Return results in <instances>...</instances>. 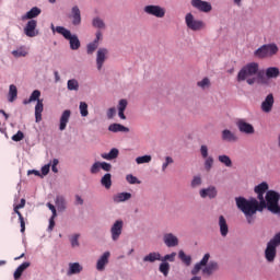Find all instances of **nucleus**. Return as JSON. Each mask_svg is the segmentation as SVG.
Listing matches in <instances>:
<instances>
[{
	"mask_svg": "<svg viewBox=\"0 0 280 280\" xmlns=\"http://www.w3.org/2000/svg\"><path fill=\"white\" fill-rule=\"evenodd\" d=\"M256 198L246 199L244 197H236L235 202L237 209L244 213L247 224H255V215L257 211L261 213L264 209H266V197L264 198L266 192H256Z\"/></svg>",
	"mask_w": 280,
	"mask_h": 280,
	"instance_id": "1",
	"label": "nucleus"
},
{
	"mask_svg": "<svg viewBox=\"0 0 280 280\" xmlns=\"http://www.w3.org/2000/svg\"><path fill=\"white\" fill-rule=\"evenodd\" d=\"M259 73V63L249 62L245 65L237 73L236 80L237 82H247V84L253 85L257 82V75Z\"/></svg>",
	"mask_w": 280,
	"mask_h": 280,
	"instance_id": "2",
	"label": "nucleus"
},
{
	"mask_svg": "<svg viewBox=\"0 0 280 280\" xmlns=\"http://www.w3.org/2000/svg\"><path fill=\"white\" fill-rule=\"evenodd\" d=\"M280 246V232L276 233L272 238L269 240L265 248V259L268 264H275L277 259V248Z\"/></svg>",
	"mask_w": 280,
	"mask_h": 280,
	"instance_id": "3",
	"label": "nucleus"
},
{
	"mask_svg": "<svg viewBox=\"0 0 280 280\" xmlns=\"http://www.w3.org/2000/svg\"><path fill=\"white\" fill-rule=\"evenodd\" d=\"M280 194L275 190H268L265 196V209H268L270 213L280 215Z\"/></svg>",
	"mask_w": 280,
	"mask_h": 280,
	"instance_id": "4",
	"label": "nucleus"
},
{
	"mask_svg": "<svg viewBox=\"0 0 280 280\" xmlns=\"http://www.w3.org/2000/svg\"><path fill=\"white\" fill-rule=\"evenodd\" d=\"M277 54H279V46L277 44H265L255 50L254 56L264 60V58H272Z\"/></svg>",
	"mask_w": 280,
	"mask_h": 280,
	"instance_id": "5",
	"label": "nucleus"
},
{
	"mask_svg": "<svg viewBox=\"0 0 280 280\" xmlns=\"http://www.w3.org/2000/svg\"><path fill=\"white\" fill-rule=\"evenodd\" d=\"M57 34H61L66 40H69L70 43V49L73 51L80 49V38H78V35L71 34V31L67 30L65 26H57L56 27Z\"/></svg>",
	"mask_w": 280,
	"mask_h": 280,
	"instance_id": "6",
	"label": "nucleus"
},
{
	"mask_svg": "<svg viewBox=\"0 0 280 280\" xmlns=\"http://www.w3.org/2000/svg\"><path fill=\"white\" fill-rule=\"evenodd\" d=\"M185 23L188 30H191V32H200L207 27V25L201 20H196L192 13H187L185 15Z\"/></svg>",
	"mask_w": 280,
	"mask_h": 280,
	"instance_id": "7",
	"label": "nucleus"
},
{
	"mask_svg": "<svg viewBox=\"0 0 280 280\" xmlns=\"http://www.w3.org/2000/svg\"><path fill=\"white\" fill-rule=\"evenodd\" d=\"M143 11L145 14L155 16L156 19H163V16H165V8L161 5L149 4L144 7Z\"/></svg>",
	"mask_w": 280,
	"mask_h": 280,
	"instance_id": "8",
	"label": "nucleus"
},
{
	"mask_svg": "<svg viewBox=\"0 0 280 280\" xmlns=\"http://www.w3.org/2000/svg\"><path fill=\"white\" fill-rule=\"evenodd\" d=\"M124 231V221L117 220L110 228V235L113 242H118L119 237H121V233Z\"/></svg>",
	"mask_w": 280,
	"mask_h": 280,
	"instance_id": "9",
	"label": "nucleus"
},
{
	"mask_svg": "<svg viewBox=\"0 0 280 280\" xmlns=\"http://www.w3.org/2000/svg\"><path fill=\"white\" fill-rule=\"evenodd\" d=\"M190 5L198 10V12L209 13L213 10V7L208 1L191 0Z\"/></svg>",
	"mask_w": 280,
	"mask_h": 280,
	"instance_id": "10",
	"label": "nucleus"
},
{
	"mask_svg": "<svg viewBox=\"0 0 280 280\" xmlns=\"http://www.w3.org/2000/svg\"><path fill=\"white\" fill-rule=\"evenodd\" d=\"M37 25L38 22L36 20H30L24 27V34H26L28 38H34V36H38V31H36Z\"/></svg>",
	"mask_w": 280,
	"mask_h": 280,
	"instance_id": "11",
	"label": "nucleus"
},
{
	"mask_svg": "<svg viewBox=\"0 0 280 280\" xmlns=\"http://www.w3.org/2000/svg\"><path fill=\"white\" fill-rule=\"evenodd\" d=\"M236 126L240 132H244V135H255V127L253 125L246 122L244 119H238L236 121Z\"/></svg>",
	"mask_w": 280,
	"mask_h": 280,
	"instance_id": "12",
	"label": "nucleus"
},
{
	"mask_svg": "<svg viewBox=\"0 0 280 280\" xmlns=\"http://www.w3.org/2000/svg\"><path fill=\"white\" fill-rule=\"evenodd\" d=\"M272 106H275V95L272 93L268 94L265 101L261 103L262 113H271Z\"/></svg>",
	"mask_w": 280,
	"mask_h": 280,
	"instance_id": "13",
	"label": "nucleus"
},
{
	"mask_svg": "<svg viewBox=\"0 0 280 280\" xmlns=\"http://www.w3.org/2000/svg\"><path fill=\"white\" fill-rule=\"evenodd\" d=\"M106 56H108V49L100 48L96 52V67L98 71H102V67H104V62H106Z\"/></svg>",
	"mask_w": 280,
	"mask_h": 280,
	"instance_id": "14",
	"label": "nucleus"
},
{
	"mask_svg": "<svg viewBox=\"0 0 280 280\" xmlns=\"http://www.w3.org/2000/svg\"><path fill=\"white\" fill-rule=\"evenodd\" d=\"M163 242L167 248H174L178 246V237L173 233H166L163 235Z\"/></svg>",
	"mask_w": 280,
	"mask_h": 280,
	"instance_id": "15",
	"label": "nucleus"
},
{
	"mask_svg": "<svg viewBox=\"0 0 280 280\" xmlns=\"http://www.w3.org/2000/svg\"><path fill=\"white\" fill-rule=\"evenodd\" d=\"M70 19L72 20V25L78 26L82 23V14L80 8L74 5L71 10Z\"/></svg>",
	"mask_w": 280,
	"mask_h": 280,
	"instance_id": "16",
	"label": "nucleus"
},
{
	"mask_svg": "<svg viewBox=\"0 0 280 280\" xmlns=\"http://www.w3.org/2000/svg\"><path fill=\"white\" fill-rule=\"evenodd\" d=\"M221 139L222 141H228V143H235L238 141L240 138L237 137V135H235V132L229 129H224L222 131Z\"/></svg>",
	"mask_w": 280,
	"mask_h": 280,
	"instance_id": "17",
	"label": "nucleus"
},
{
	"mask_svg": "<svg viewBox=\"0 0 280 280\" xmlns=\"http://www.w3.org/2000/svg\"><path fill=\"white\" fill-rule=\"evenodd\" d=\"M110 257V252H105L96 262V269L102 272L105 270L106 265L108 264V258Z\"/></svg>",
	"mask_w": 280,
	"mask_h": 280,
	"instance_id": "18",
	"label": "nucleus"
},
{
	"mask_svg": "<svg viewBox=\"0 0 280 280\" xmlns=\"http://www.w3.org/2000/svg\"><path fill=\"white\" fill-rule=\"evenodd\" d=\"M69 119H71V110H63L60 117L59 130H67V124H69Z\"/></svg>",
	"mask_w": 280,
	"mask_h": 280,
	"instance_id": "19",
	"label": "nucleus"
},
{
	"mask_svg": "<svg viewBox=\"0 0 280 280\" xmlns=\"http://www.w3.org/2000/svg\"><path fill=\"white\" fill-rule=\"evenodd\" d=\"M199 195L202 198H215L218 196V190L215 189L214 186H210L208 188H203L199 191Z\"/></svg>",
	"mask_w": 280,
	"mask_h": 280,
	"instance_id": "20",
	"label": "nucleus"
},
{
	"mask_svg": "<svg viewBox=\"0 0 280 280\" xmlns=\"http://www.w3.org/2000/svg\"><path fill=\"white\" fill-rule=\"evenodd\" d=\"M219 229L222 237H226V235H229V224L226 223L224 215L219 217Z\"/></svg>",
	"mask_w": 280,
	"mask_h": 280,
	"instance_id": "21",
	"label": "nucleus"
},
{
	"mask_svg": "<svg viewBox=\"0 0 280 280\" xmlns=\"http://www.w3.org/2000/svg\"><path fill=\"white\" fill-rule=\"evenodd\" d=\"M43 100H38L37 104L35 105V121L38 124L39 121H43Z\"/></svg>",
	"mask_w": 280,
	"mask_h": 280,
	"instance_id": "22",
	"label": "nucleus"
},
{
	"mask_svg": "<svg viewBox=\"0 0 280 280\" xmlns=\"http://www.w3.org/2000/svg\"><path fill=\"white\" fill-rule=\"evenodd\" d=\"M40 9L37 7L32 8L28 12H26L25 15L22 16V21H34L33 19H36V16H39L40 14Z\"/></svg>",
	"mask_w": 280,
	"mask_h": 280,
	"instance_id": "23",
	"label": "nucleus"
},
{
	"mask_svg": "<svg viewBox=\"0 0 280 280\" xmlns=\"http://www.w3.org/2000/svg\"><path fill=\"white\" fill-rule=\"evenodd\" d=\"M30 266H31V264L27 261L20 265L13 273L14 280L21 279V277H23V272H25V270H27V268H30Z\"/></svg>",
	"mask_w": 280,
	"mask_h": 280,
	"instance_id": "24",
	"label": "nucleus"
},
{
	"mask_svg": "<svg viewBox=\"0 0 280 280\" xmlns=\"http://www.w3.org/2000/svg\"><path fill=\"white\" fill-rule=\"evenodd\" d=\"M109 132H130V129L121 124L114 122L108 126Z\"/></svg>",
	"mask_w": 280,
	"mask_h": 280,
	"instance_id": "25",
	"label": "nucleus"
},
{
	"mask_svg": "<svg viewBox=\"0 0 280 280\" xmlns=\"http://www.w3.org/2000/svg\"><path fill=\"white\" fill-rule=\"evenodd\" d=\"M101 156L105 161H115L119 156V149L113 148L108 153H102Z\"/></svg>",
	"mask_w": 280,
	"mask_h": 280,
	"instance_id": "26",
	"label": "nucleus"
},
{
	"mask_svg": "<svg viewBox=\"0 0 280 280\" xmlns=\"http://www.w3.org/2000/svg\"><path fill=\"white\" fill-rule=\"evenodd\" d=\"M280 74V70L277 67H269L266 69V78L268 80H275Z\"/></svg>",
	"mask_w": 280,
	"mask_h": 280,
	"instance_id": "27",
	"label": "nucleus"
},
{
	"mask_svg": "<svg viewBox=\"0 0 280 280\" xmlns=\"http://www.w3.org/2000/svg\"><path fill=\"white\" fill-rule=\"evenodd\" d=\"M143 261H149L150 264H154V261H161V254L156 252L150 253L149 255L143 257Z\"/></svg>",
	"mask_w": 280,
	"mask_h": 280,
	"instance_id": "28",
	"label": "nucleus"
},
{
	"mask_svg": "<svg viewBox=\"0 0 280 280\" xmlns=\"http://www.w3.org/2000/svg\"><path fill=\"white\" fill-rule=\"evenodd\" d=\"M101 185L105 187V189H110L113 187V179L110 173H106L102 178H101Z\"/></svg>",
	"mask_w": 280,
	"mask_h": 280,
	"instance_id": "29",
	"label": "nucleus"
},
{
	"mask_svg": "<svg viewBox=\"0 0 280 280\" xmlns=\"http://www.w3.org/2000/svg\"><path fill=\"white\" fill-rule=\"evenodd\" d=\"M21 208H13V215L14 213L18 215L21 226V233H25V218H23V213L20 212Z\"/></svg>",
	"mask_w": 280,
	"mask_h": 280,
	"instance_id": "30",
	"label": "nucleus"
},
{
	"mask_svg": "<svg viewBox=\"0 0 280 280\" xmlns=\"http://www.w3.org/2000/svg\"><path fill=\"white\" fill-rule=\"evenodd\" d=\"M30 50H27L25 46H22L16 50L12 51V56H14V58H25V56H27Z\"/></svg>",
	"mask_w": 280,
	"mask_h": 280,
	"instance_id": "31",
	"label": "nucleus"
},
{
	"mask_svg": "<svg viewBox=\"0 0 280 280\" xmlns=\"http://www.w3.org/2000/svg\"><path fill=\"white\" fill-rule=\"evenodd\" d=\"M130 198H132L130 192H119L114 196V202H126V200H130Z\"/></svg>",
	"mask_w": 280,
	"mask_h": 280,
	"instance_id": "32",
	"label": "nucleus"
},
{
	"mask_svg": "<svg viewBox=\"0 0 280 280\" xmlns=\"http://www.w3.org/2000/svg\"><path fill=\"white\" fill-rule=\"evenodd\" d=\"M56 207L59 211H65L67 209V201H65V197L58 195L55 200Z\"/></svg>",
	"mask_w": 280,
	"mask_h": 280,
	"instance_id": "33",
	"label": "nucleus"
},
{
	"mask_svg": "<svg viewBox=\"0 0 280 280\" xmlns=\"http://www.w3.org/2000/svg\"><path fill=\"white\" fill-rule=\"evenodd\" d=\"M219 266L217 261H210L208 266L203 269L205 275H213L218 270Z\"/></svg>",
	"mask_w": 280,
	"mask_h": 280,
	"instance_id": "34",
	"label": "nucleus"
},
{
	"mask_svg": "<svg viewBox=\"0 0 280 280\" xmlns=\"http://www.w3.org/2000/svg\"><path fill=\"white\" fill-rule=\"evenodd\" d=\"M82 272V266L79 262H72L69 265V275H80Z\"/></svg>",
	"mask_w": 280,
	"mask_h": 280,
	"instance_id": "35",
	"label": "nucleus"
},
{
	"mask_svg": "<svg viewBox=\"0 0 280 280\" xmlns=\"http://www.w3.org/2000/svg\"><path fill=\"white\" fill-rule=\"evenodd\" d=\"M40 100V92L38 90H34L33 93L31 94L28 100H25L23 103L24 104H32V102H38Z\"/></svg>",
	"mask_w": 280,
	"mask_h": 280,
	"instance_id": "36",
	"label": "nucleus"
},
{
	"mask_svg": "<svg viewBox=\"0 0 280 280\" xmlns=\"http://www.w3.org/2000/svg\"><path fill=\"white\" fill-rule=\"evenodd\" d=\"M255 194H268V183L262 182L254 188Z\"/></svg>",
	"mask_w": 280,
	"mask_h": 280,
	"instance_id": "37",
	"label": "nucleus"
},
{
	"mask_svg": "<svg viewBox=\"0 0 280 280\" xmlns=\"http://www.w3.org/2000/svg\"><path fill=\"white\" fill-rule=\"evenodd\" d=\"M16 95H19V90L16 89V85L11 84L9 89V102H14Z\"/></svg>",
	"mask_w": 280,
	"mask_h": 280,
	"instance_id": "38",
	"label": "nucleus"
},
{
	"mask_svg": "<svg viewBox=\"0 0 280 280\" xmlns=\"http://www.w3.org/2000/svg\"><path fill=\"white\" fill-rule=\"evenodd\" d=\"M218 160L222 163V165H225V167H233V161H231L229 155H219Z\"/></svg>",
	"mask_w": 280,
	"mask_h": 280,
	"instance_id": "39",
	"label": "nucleus"
},
{
	"mask_svg": "<svg viewBox=\"0 0 280 280\" xmlns=\"http://www.w3.org/2000/svg\"><path fill=\"white\" fill-rule=\"evenodd\" d=\"M79 110H80L81 117H89V104H86V102L80 103Z\"/></svg>",
	"mask_w": 280,
	"mask_h": 280,
	"instance_id": "40",
	"label": "nucleus"
},
{
	"mask_svg": "<svg viewBox=\"0 0 280 280\" xmlns=\"http://www.w3.org/2000/svg\"><path fill=\"white\" fill-rule=\"evenodd\" d=\"M178 257H179V259H180L186 266H190V265H191V256H187V255L185 254V252L179 250Z\"/></svg>",
	"mask_w": 280,
	"mask_h": 280,
	"instance_id": "41",
	"label": "nucleus"
},
{
	"mask_svg": "<svg viewBox=\"0 0 280 280\" xmlns=\"http://www.w3.org/2000/svg\"><path fill=\"white\" fill-rule=\"evenodd\" d=\"M93 27H97L98 30H104L106 27V24L104 23V20L100 18H94L92 21Z\"/></svg>",
	"mask_w": 280,
	"mask_h": 280,
	"instance_id": "42",
	"label": "nucleus"
},
{
	"mask_svg": "<svg viewBox=\"0 0 280 280\" xmlns=\"http://www.w3.org/2000/svg\"><path fill=\"white\" fill-rule=\"evenodd\" d=\"M80 83L75 79L68 80V91H78Z\"/></svg>",
	"mask_w": 280,
	"mask_h": 280,
	"instance_id": "43",
	"label": "nucleus"
},
{
	"mask_svg": "<svg viewBox=\"0 0 280 280\" xmlns=\"http://www.w3.org/2000/svg\"><path fill=\"white\" fill-rule=\"evenodd\" d=\"M160 272H162V275H164L165 277H167V275H170V262H161L160 264V268H159Z\"/></svg>",
	"mask_w": 280,
	"mask_h": 280,
	"instance_id": "44",
	"label": "nucleus"
},
{
	"mask_svg": "<svg viewBox=\"0 0 280 280\" xmlns=\"http://www.w3.org/2000/svg\"><path fill=\"white\" fill-rule=\"evenodd\" d=\"M197 86H199V89H209V86H211V80H209V78H203L201 81L197 82Z\"/></svg>",
	"mask_w": 280,
	"mask_h": 280,
	"instance_id": "45",
	"label": "nucleus"
},
{
	"mask_svg": "<svg viewBox=\"0 0 280 280\" xmlns=\"http://www.w3.org/2000/svg\"><path fill=\"white\" fill-rule=\"evenodd\" d=\"M150 161H152V156L150 155L138 156L136 159V163L138 165H143V163H150Z\"/></svg>",
	"mask_w": 280,
	"mask_h": 280,
	"instance_id": "46",
	"label": "nucleus"
},
{
	"mask_svg": "<svg viewBox=\"0 0 280 280\" xmlns=\"http://www.w3.org/2000/svg\"><path fill=\"white\" fill-rule=\"evenodd\" d=\"M80 234H73L71 237H70V244L72 246V248H75V246H80Z\"/></svg>",
	"mask_w": 280,
	"mask_h": 280,
	"instance_id": "47",
	"label": "nucleus"
},
{
	"mask_svg": "<svg viewBox=\"0 0 280 280\" xmlns=\"http://www.w3.org/2000/svg\"><path fill=\"white\" fill-rule=\"evenodd\" d=\"M100 170H102V162H95L92 165L90 172H91V174H98Z\"/></svg>",
	"mask_w": 280,
	"mask_h": 280,
	"instance_id": "48",
	"label": "nucleus"
},
{
	"mask_svg": "<svg viewBox=\"0 0 280 280\" xmlns=\"http://www.w3.org/2000/svg\"><path fill=\"white\" fill-rule=\"evenodd\" d=\"M126 180L130 184V185H140L141 182H139V179L133 176V175H127L126 176Z\"/></svg>",
	"mask_w": 280,
	"mask_h": 280,
	"instance_id": "49",
	"label": "nucleus"
},
{
	"mask_svg": "<svg viewBox=\"0 0 280 280\" xmlns=\"http://www.w3.org/2000/svg\"><path fill=\"white\" fill-rule=\"evenodd\" d=\"M175 259H176V253L173 252L172 254H167L163 258H161V261L167 262V261H174Z\"/></svg>",
	"mask_w": 280,
	"mask_h": 280,
	"instance_id": "50",
	"label": "nucleus"
},
{
	"mask_svg": "<svg viewBox=\"0 0 280 280\" xmlns=\"http://www.w3.org/2000/svg\"><path fill=\"white\" fill-rule=\"evenodd\" d=\"M25 139V133L23 131H18L15 135L12 136V141H23Z\"/></svg>",
	"mask_w": 280,
	"mask_h": 280,
	"instance_id": "51",
	"label": "nucleus"
},
{
	"mask_svg": "<svg viewBox=\"0 0 280 280\" xmlns=\"http://www.w3.org/2000/svg\"><path fill=\"white\" fill-rule=\"evenodd\" d=\"M205 167L207 172H210L211 167H213V159L211 156L206 158Z\"/></svg>",
	"mask_w": 280,
	"mask_h": 280,
	"instance_id": "52",
	"label": "nucleus"
},
{
	"mask_svg": "<svg viewBox=\"0 0 280 280\" xmlns=\"http://www.w3.org/2000/svg\"><path fill=\"white\" fill-rule=\"evenodd\" d=\"M126 108H128V101L126 98H122L118 103V110L125 112Z\"/></svg>",
	"mask_w": 280,
	"mask_h": 280,
	"instance_id": "53",
	"label": "nucleus"
},
{
	"mask_svg": "<svg viewBox=\"0 0 280 280\" xmlns=\"http://www.w3.org/2000/svg\"><path fill=\"white\" fill-rule=\"evenodd\" d=\"M172 163H174V159H172L171 156H166L165 163H163L162 165V172H165L167 170V166L172 165Z\"/></svg>",
	"mask_w": 280,
	"mask_h": 280,
	"instance_id": "54",
	"label": "nucleus"
},
{
	"mask_svg": "<svg viewBox=\"0 0 280 280\" xmlns=\"http://www.w3.org/2000/svg\"><path fill=\"white\" fill-rule=\"evenodd\" d=\"M200 153L202 159H208L209 158V148L205 144L201 145L200 148Z\"/></svg>",
	"mask_w": 280,
	"mask_h": 280,
	"instance_id": "55",
	"label": "nucleus"
},
{
	"mask_svg": "<svg viewBox=\"0 0 280 280\" xmlns=\"http://www.w3.org/2000/svg\"><path fill=\"white\" fill-rule=\"evenodd\" d=\"M97 47H100V44H96V42H92L88 45V54H93V51H95V49H97Z\"/></svg>",
	"mask_w": 280,
	"mask_h": 280,
	"instance_id": "56",
	"label": "nucleus"
},
{
	"mask_svg": "<svg viewBox=\"0 0 280 280\" xmlns=\"http://www.w3.org/2000/svg\"><path fill=\"white\" fill-rule=\"evenodd\" d=\"M101 170H104V172H110V170H113V165L107 162H101Z\"/></svg>",
	"mask_w": 280,
	"mask_h": 280,
	"instance_id": "57",
	"label": "nucleus"
},
{
	"mask_svg": "<svg viewBox=\"0 0 280 280\" xmlns=\"http://www.w3.org/2000/svg\"><path fill=\"white\" fill-rule=\"evenodd\" d=\"M202 266L205 265H200V262L196 264L194 269L191 270V275H198L200 270H202Z\"/></svg>",
	"mask_w": 280,
	"mask_h": 280,
	"instance_id": "58",
	"label": "nucleus"
},
{
	"mask_svg": "<svg viewBox=\"0 0 280 280\" xmlns=\"http://www.w3.org/2000/svg\"><path fill=\"white\" fill-rule=\"evenodd\" d=\"M115 115H117V109H115V107H110L107 110V118L113 119V117H115Z\"/></svg>",
	"mask_w": 280,
	"mask_h": 280,
	"instance_id": "59",
	"label": "nucleus"
},
{
	"mask_svg": "<svg viewBox=\"0 0 280 280\" xmlns=\"http://www.w3.org/2000/svg\"><path fill=\"white\" fill-rule=\"evenodd\" d=\"M199 185H202V179L200 177H194L191 187H198Z\"/></svg>",
	"mask_w": 280,
	"mask_h": 280,
	"instance_id": "60",
	"label": "nucleus"
},
{
	"mask_svg": "<svg viewBox=\"0 0 280 280\" xmlns=\"http://www.w3.org/2000/svg\"><path fill=\"white\" fill-rule=\"evenodd\" d=\"M211 255L210 254H205L203 258L199 261L200 265L207 266L209 264Z\"/></svg>",
	"mask_w": 280,
	"mask_h": 280,
	"instance_id": "61",
	"label": "nucleus"
},
{
	"mask_svg": "<svg viewBox=\"0 0 280 280\" xmlns=\"http://www.w3.org/2000/svg\"><path fill=\"white\" fill-rule=\"evenodd\" d=\"M51 167V164H46L42 167V174L43 176H47L49 174V168Z\"/></svg>",
	"mask_w": 280,
	"mask_h": 280,
	"instance_id": "62",
	"label": "nucleus"
},
{
	"mask_svg": "<svg viewBox=\"0 0 280 280\" xmlns=\"http://www.w3.org/2000/svg\"><path fill=\"white\" fill-rule=\"evenodd\" d=\"M56 218L51 217L49 219V225H48V231H54V226H56Z\"/></svg>",
	"mask_w": 280,
	"mask_h": 280,
	"instance_id": "63",
	"label": "nucleus"
},
{
	"mask_svg": "<svg viewBox=\"0 0 280 280\" xmlns=\"http://www.w3.org/2000/svg\"><path fill=\"white\" fill-rule=\"evenodd\" d=\"M102 38H103L102 31H97L96 32V37L93 40V43H96L97 45H100V40H102Z\"/></svg>",
	"mask_w": 280,
	"mask_h": 280,
	"instance_id": "64",
	"label": "nucleus"
}]
</instances>
